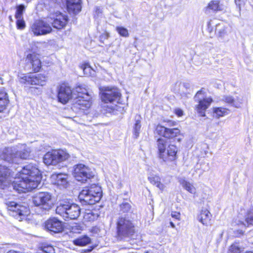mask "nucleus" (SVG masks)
Masks as SVG:
<instances>
[{"label":"nucleus","mask_w":253,"mask_h":253,"mask_svg":"<svg viewBox=\"0 0 253 253\" xmlns=\"http://www.w3.org/2000/svg\"><path fill=\"white\" fill-rule=\"evenodd\" d=\"M73 175L77 180L82 183L85 182L87 179L94 176L91 169L83 164H79L75 166Z\"/></svg>","instance_id":"ddd939ff"},{"label":"nucleus","mask_w":253,"mask_h":253,"mask_svg":"<svg viewBox=\"0 0 253 253\" xmlns=\"http://www.w3.org/2000/svg\"><path fill=\"white\" fill-rule=\"evenodd\" d=\"M214 113L217 118L224 116L228 114V110L224 108H217L214 110Z\"/></svg>","instance_id":"2f4dec72"},{"label":"nucleus","mask_w":253,"mask_h":253,"mask_svg":"<svg viewBox=\"0 0 253 253\" xmlns=\"http://www.w3.org/2000/svg\"><path fill=\"white\" fill-rule=\"evenodd\" d=\"M171 215L173 218L179 220L180 218V214L179 212L172 211L171 213Z\"/></svg>","instance_id":"c03bdc74"},{"label":"nucleus","mask_w":253,"mask_h":253,"mask_svg":"<svg viewBox=\"0 0 253 253\" xmlns=\"http://www.w3.org/2000/svg\"><path fill=\"white\" fill-rule=\"evenodd\" d=\"M98 217V215L94 214L92 211H88L85 212L84 215V219L85 221H91L95 220Z\"/></svg>","instance_id":"7c9ffc66"},{"label":"nucleus","mask_w":253,"mask_h":253,"mask_svg":"<svg viewBox=\"0 0 253 253\" xmlns=\"http://www.w3.org/2000/svg\"><path fill=\"white\" fill-rule=\"evenodd\" d=\"M33 202L35 206L41 209L49 210L53 206L52 195L47 192H40L33 197Z\"/></svg>","instance_id":"9d476101"},{"label":"nucleus","mask_w":253,"mask_h":253,"mask_svg":"<svg viewBox=\"0 0 253 253\" xmlns=\"http://www.w3.org/2000/svg\"><path fill=\"white\" fill-rule=\"evenodd\" d=\"M26 62L35 72L39 71L41 68V62L38 56L35 53H29L27 55Z\"/></svg>","instance_id":"6ab92c4d"},{"label":"nucleus","mask_w":253,"mask_h":253,"mask_svg":"<svg viewBox=\"0 0 253 253\" xmlns=\"http://www.w3.org/2000/svg\"><path fill=\"white\" fill-rule=\"evenodd\" d=\"M82 68V69L83 70L84 75L87 76L94 75L95 71L88 64H85Z\"/></svg>","instance_id":"72a5a7b5"},{"label":"nucleus","mask_w":253,"mask_h":253,"mask_svg":"<svg viewBox=\"0 0 253 253\" xmlns=\"http://www.w3.org/2000/svg\"><path fill=\"white\" fill-rule=\"evenodd\" d=\"M16 19V26L18 29H23L25 27V22L23 17Z\"/></svg>","instance_id":"58836bf2"},{"label":"nucleus","mask_w":253,"mask_h":253,"mask_svg":"<svg viewBox=\"0 0 253 253\" xmlns=\"http://www.w3.org/2000/svg\"><path fill=\"white\" fill-rule=\"evenodd\" d=\"M245 0H235V1L237 5L240 6V5L245 1Z\"/></svg>","instance_id":"09e8293b"},{"label":"nucleus","mask_w":253,"mask_h":253,"mask_svg":"<svg viewBox=\"0 0 253 253\" xmlns=\"http://www.w3.org/2000/svg\"><path fill=\"white\" fill-rule=\"evenodd\" d=\"M73 93L76 95V97H81L85 95L89 94L87 89L84 85H79L74 89Z\"/></svg>","instance_id":"bb28decb"},{"label":"nucleus","mask_w":253,"mask_h":253,"mask_svg":"<svg viewBox=\"0 0 253 253\" xmlns=\"http://www.w3.org/2000/svg\"><path fill=\"white\" fill-rule=\"evenodd\" d=\"M224 9V6L220 4V1L218 0H211L208 3L207 6L205 8V12L208 13L209 10H211L213 11H222Z\"/></svg>","instance_id":"4be33fe9"},{"label":"nucleus","mask_w":253,"mask_h":253,"mask_svg":"<svg viewBox=\"0 0 253 253\" xmlns=\"http://www.w3.org/2000/svg\"><path fill=\"white\" fill-rule=\"evenodd\" d=\"M224 102L231 104L234 106V98L230 95H224L222 99Z\"/></svg>","instance_id":"a19ab883"},{"label":"nucleus","mask_w":253,"mask_h":253,"mask_svg":"<svg viewBox=\"0 0 253 253\" xmlns=\"http://www.w3.org/2000/svg\"><path fill=\"white\" fill-rule=\"evenodd\" d=\"M116 229L118 238L123 240L130 238L135 233V227L128 214L119 216L116 221Z\"/></svg>","instance_id":"7ed1b4c3"},{"label":"nucleus","mask_w":253,"mask_h":253,"mask_svg":"<svg viewBox=\"0 0 253 253\" xmlns=\"http://www.w3.org/2000/svg\"><path fill=\"white\" fill-rule=\"evenodd\" d=\"M116 31L122 37H127L129 36L128 30L123 27H117Z\"/></svg>","instance_id":"e433bc0d"},{"label":"nucleus","mask_w":253,"mask_h":253,"mask_svg":"<svg viewBox=\"0 0 253 253\" xmlns=\"http://www.w3.org/2000/svg\"><path fill=\"white\" fill-rule=\"evenodd\" d=\"M56 213L62 216L65 220L76 219L80 215L81 209L77 204L63 201L57 206Z\"/></svg>","instance_id":"423d86ee"},{"label":"nucleus","mask_w":253,"mask_h":253,"mask_svg":"<svg viewBox=\"0 0 253 253\" xmlns=\"http://www.w3.org/2000/svg\"><path fill=\"white\" fill-rule=\"evenodd\" d=\"M158 149V157L166 163L175 161L177 159L178 149L174 145H169L167 146V141L163 138H159L156 143Z\"/></svg>","instance_id":"20e7f679"},{"label":"nucleus","mask_w":253,"mask_h":253,"mask_svg":"<svg viewBox=\"0 0 253 253\" xmlns=\"http://www.w3.org/2000/svg\"><path fill=\"white\" fill-rule=\"evenodd\" d=\"M9 19H10V20H12V17H11V16H10L9 17Z\"/></svg>","instance_id":"603ef678"},{"label":"nucleus","mask_w":253,"mask_h":253,"mask_svg":"<svg viewBox=\"0 0 253 253\" xmlns=\"http://www.w3.org/2000/svg\"><path fill=\"white\" fill-rule=\"evenodd\" d=\"M81 0H66L67 8L70 13L77 14L82 10Z\"/></svg>","instance_id":"aec40b11"},{"label":"nucleus","mask_w":253,"mask_h":253,"mask_svg":"<svg viewBox=\"0 0 253 253\" xmlns=\"http://www.w3.org/2000/svg\"><path fill=\"white\" fill-rule=\"evenodd\" d=\"M47 21L40 20L35 22L31 26L32 31L36 36L45 35L50 33L52 28Z\"/></svg>","instance_id":"2eb2a0df"},{"label":"nucleus","mask_w":253,"mask_h":253,"mask_svg":"<svg viewBox=\"0 0 253 253\" xmlns=\"http://www.w3.org/2000/svg\"><path fill=\"white\" fill-rule=\"evenodd\" d=\"M48 23L52 24V26L57 29L64 28L68 23V16L60 12L50 14L46 19Z\"/></svg>","instance_id":"4468645a"},{"label":"nucleus","mask_w":253,"mask_h":253,"mask_svg":"<svg viewBox=\"0 0 253 253\" xmlns=\"http://www.w3.org/2000/svg\"><path fill=\"white\" fill-rule=\"evenodd\" d=\"M219 27V25L217 26L215 29V32H216L219 36L222 37L225 33V30L224 28L220 29Z\"/></svg>","instance_id":"37998d69"},{"label":"nucleus","mask_w":253,"mask_h":253,"mask_svg":"<svg viewBox=\"0 0 253 253\" xmlns=\"http://www.w3.org/2000/svg\"><path fill=\"white\" fill-rule=\"evenodd\" d=\"M101 99L106 103H110V105H107L106 110V113L117 114L118 112L122 113L123 111V107L115 103H119L121 94L119 89L115 87L106 86L102 88Z\"/></svg>","instance_id":"f03ea898"},{"label":"nucleus","mask_w":253,"mask_h":253,"mask_svg":"<svg viewBox=\"0 0 253 253\" xmlns=\"http://www.w3.org/2000/svg\"><path fill=\"white\" fill-rule=\"evenodd\" d=\"M6 205L9 214L19 221L25 219L29 214V210L26 206L18 204L14 202H8Z\"/></svg>","instance_id":"f8f14e48"},{"label":"nucleus","mask_w":253,"mask_h":253,"mask_svg":"<svg viewBox=\"0 0 253 253\" xmlns=\"http://www.w3.org/2000/svg\"><path fill=\"white\" fill-rule=\"evenodd\" d=\"M73 92L71 88L66 84L61 85L58 88V99L63 104L66 103L72 96Z\"/></svg>","instance_id":"a211bd4d"},{"label":"nucleus","mask_w":253,"mask_h":253,"mask_svg":"<svg viewBox=\"0 0 253 253\" xmlns=\"http://www.w3.org/2000/svg\"><path fill=\"white\" fill-rule=\"evenodd\" d=\"M102 9L100 8L96 7L95 11V16H99L102 13Z\"/></svg>","instance_id":"de8ad7c7"},{"label":"nucleus","mask_w":253,"mask_h":253,"mask_svg":"<svg viewBox=\"0 0 253 253\" xmlns=\"http://www.w3.org/2000/svg\"><path fill=\"white\" fill-rule=\"evenodd\" d=\"M174 113L178 116V117H181L183 115V111L182 110H181L180 108H176L174 110Z\"/></svg>","instance_id":"a18cd8bd"},{"label":"nucleus","mask_w":253,"mask_h":253,"mask_svg":"<svg viewBox=\"0 0 253 253\" xmlns=\"http://www.w3.org/2000/svg\"><path fill=\"white\" fill-rule=\"evenodd\" d=\"M180 130L177 128H167L165 138H173L177 136L180 133Z\"/></svg>","instance_id":"c85d7f7f"},{"label":"nucleus","mask_w":253,"mask_h":253,"mask_svg":"<svg viewBox=\"0 0 253 253\" xmlns=\"http://www.w3.org/2000/svg\"><path fill=\"white\" fill-rule=\"evenodd\" d=\"M42 250L45 253H55V250L51 245H44L42 247Z\"/></svg>","instance_id":"ea45409f"},{"label":"nucleus","mask_w":253,"mask_h":253,"mask_svg":"<svg viewBox=\"0 0 253 253\" xmlns=\"http://www.w3.org/2000/svg\"><path fill=\"white\" fill-rule=\"evenodd\" d=\"M167 129V127L158 125L156 127L155 130L156 133H158L159 135L165 137Z\"/></svg>","instance_id":"f704fd0d"},{"label":"nucleus","mask_w":253,"mask_h":253,"mask_svg":"<svg viewBox=\"0 0 253 253\" xmlns=\"http://www.w3.org/2000/svg\"><path fill=\"white\" fill-rule=\"evenodd\" d=\"M91 97L89 94L85 95L81 97H76L72 106L73 110L84 111L90 108L91 106Z\"/></svg>","instance_id":"dca6fc26"},{"label":"nucleus","mask_w":253,"mask_h":253,"mask_svg":"<svg viewBox=\"0 0 253 253\" xmlns=\"http://www.w3.org/2000/svg\"><path fill=\"white\" fill-rule=\"evenodd\" d=\"M164 122H166L167 123V125L169 126H175L177 124L176 122L169 120H165Z\"/></svg>","instance_id":"49530a36"},{"label":"nucleus","mask_w":253,"mask_h":253,"mask_svg":"<svg viewBox=\"0 0 253 253\" xmlns=\"http://www.w3.org/2000/svg\"><path fill=\"white\" fill-rule=\"evenodd\" d=\"M148 179L151 184L155 185L162 192H163L166 188V186L161 182V178L158 175H151L148 176Z\"/></svg>","instance_id":"5701e85b"},{"label":"nucleus","mask_w":253,"mask_h":253,"mask_svg":"<svg viewBox=\"0 0 253 253\" xmlns=\"http://www.w3.org/2000/svg\"><path fill=\"white\" fill-rule=\"evenodd\" d=\"M194 100L198 103V104L196 106L197 112L201 116H205V111L212 102V98L210 97H206V92L202 88L197 92L194 96Z\"/></svg>","instance_id":"9b49d317"},{"label":"nucleus","mask_w":253,"mask_h":253,"mask_svg":"<svg viewBox=\"0 0 253 253\" xmlns=\"http://www.w3.org/2000/svg\"><path fill=\"white\" fill-rule=\"evenodd\" d=\"M52 178L55 180L54 184L58 185L60 188H65L67 187L68 185L67 175L59 173L53 175Z\"/></svg>","instance_id":"412c9836"},{"label":"nucleus","mask_w":253,"mask_h":253,"mask_svg":"<svg viewBox=\"0 0 253 253\" xmlns=\"http://www.w3.org/2000/svg\"><path fill=\"white\" fill-rule=\"evenodd\" d=\"M241 249L237 244L232 245L229 250L228 253H241Z\"/></svg>","instance_id":"4c0bfd02"},{"label":"nucleus","mask_w":253,"mask_h":253,"mask_svg":"<svg viewBox=\"0 0 253 253\" xmlns=\"http://www.w3.org/2000/svg\"><path fill=\"white\" fill-rule=\"evenodd\" d=\"M130 205L129 203H123L120 205L121 211L123 212H128L130 210Z\"/></svg>","instance_id":"79ce46f5"},{"label":"nucleus","mask_w":253,"mask_h":253,"mask_svg":"<svg viewBox=\"0 0 253 253\" xmlns=\"http://www.w3.org/2000/svg\"><path fill=\"white\" fill-rule=\"evenodd\" d=\"M69 158V155L66 151L63 150H53L44 155L43 161L46 165H56Z\"/></svg>","instance_id":"1a4fd4ad"},{"label":"nucleus","mask_w":253,"mask_h":253,"mask_svg":"<svg viewBox=\"0 0 253 253\" xmlns=\"http://www.w3.org/2000/svg\"><path fill=\"white\" fill-rule=\"evenodd\" d=\"M234 106L236 108H239L242 104L247 102V100L243 95H239L236 96V98H234Z\"/></svg>","instance_id":"c756f323"},{"label":"nucleus","mask_w":253,"mask_h":253,"mask_svg":"<svg viewBox=\"0 0 253 253\" xmlns=\"http://www.w3.org/2000/svg\"><path fill=\"white\" fill-rule=\"evenodd\" d=\"M140 128V121L139 120H136L133 128V133L135 138H137V137L139 136Z\"/></svg>","instance_id":"c9c22d12"},{"label":"nucleus","mask_w":253,"mask_h":253,"mask_svg":"<svg viewBox=\"0 0 253 253\" xmlns=\"http://www.w3.org/2000/svg\"><path fill=\"white\" fill-rule=\"evenodd\" d=\"M184 86L186 88H189L190 87V84H184Z\"/></svg>","instance_id":"8fccbe9b"},{"label":"nucleus","mask_w":253,"mask_h":253,"mask_svg":"<svg viewBox=\"0 0 253 253\" xmlns=\"http://www.w3.org/2000/svg\"><path fill=\"white\" fill-rule=\"evenodd\" d=\"M211 214L210 211L207 210H202L198 218L203 224L207 225L211 220Z\"/></svg>","instance_id":"393cba45"},{"label":"nucleus","mask_w":253,"mask_h":253,"mask_svg":"<svg viewBox=\"0 0 253 253\" xmlns=\"http://www.w3.org/2000/svg\"><path fill=\"white\" fill-rule=\"evenodd\" d=\"M45 228L50 232L59 233L62 231L63 226L62 222L56 218H50L44 223Z\"/></svg>","instance_id":"f3484780"},{"label":"nucleus","mask_w":253,"mask_h":253,"mask_svg":"<svg viewBox=\"0 0 253 253\" xmlns=\"http://www.w3.org/2000/svg\"><path fill=\"white\" fill-rule=\"evenodd\" d=\"M102 196L101 187L94 184L83 189L79 195V199L82 204L94 205L100 201Z\"/></svg>","instance_id":"39448f33"},{"label":"nucleus","mask_w":253,"mask_h":253,"mask_svg":"<svg viewBox=\"0 0 253 253\" xmlns=\"http://www.w3.org/2000/svg\"><path fill=\"white\" fill-rule=\"evenodd\" d=\"M91 242V239L88 236L84 235L74 240H73V243L76 246H84Z\"/></svg>","instance_id":"a878e982"},{"label":"nucleus","mask_w":253,"mask_h":253,"mask_svg":"<svg viewBox=\"0 0 253 253\" xmlns=\"http://www.w3.org/2000/svg\"><path fill=\"white\" fill-rule=\"evenodd\" d=\"M18 81L25 87L31 85L43 86L46 83V77L42 74H21L18 76Z\"/></svg>","instance_id":"6e6552de"},{"label":"nucleus","mask_w":253,"mask_h":253,"mask_svg":"<svg viewBox=\"0 0 253 253\" xmlns=\"http://www.w3.org/2000/svg\"><path fill=\"white\" fill-rule=\"evenodd\" d=\"M22 149L19 151H13L11 148H5L0 156L1 159L4 160L9 163H17L16 159L20 158L21 159H29L31 155V149L25 145H22Z\"/></svg>","instance_id":"0eeeda50"},{"label":"nucleus","mask_w":253,"mask_h":253,"mask_svg":"<svg viewBox=\"0 0 253 253\" xmlns=\"http://www.w3.org/2000/svg\"><path fill=\"white\" fill-rule=\"evenodd\" d=\"M16 11L15 14V18L23 17V12L25 10V6L23 4H20L16 7Z\"/></svg>","instance_id":"473e14b6"},{"label":"nucleus","mask_w":253,"mask_h":253,"mask_svg":"<svg viewBox=\"0 0 253 253\" xmlns=\"http://www.w3.org/2000/svg\"><path fill=\"white\" fill-rule=\"evenodd\" d=\"M10 176L11 171L8 167L0 165V183L3 186L2 188L9 186L19 193H26L37 188L42 179L40 170L31 164L25 166L19 171V176L12 181Z\"/></svg>","instance_id":"f257e3e1"},{"label":"nucleus","mask_w":253,"mask_h":253,"mask_svg":"<svg viewBox=\"0 0 253 253\" xmlns=\"http://www.w3.org/2000/svg\"><path fill=\"white\" fill-rule=\"evenodd\" d=\"M170 226H171L172 228H174L175 227V226L173 222H170Z\"/></svg>","instance_id":"3c124183"},{"label":"nucleus","mask_w":253,"mask_h":253,"mask_svg":"<svg viewBox=\"0 0 253 253\" xmlns=\"http://www.w3.org/2000/svg\"><path fill=\"white\" fill-rule=\"evenodd\" d=\"M179 182L182 187L189 193L191 194H195L196 193V190L193 184L186 180L185 178H180L179 180Z\"/></svg>","instance_id":"b1692460"},{"label":"nucleus","mask_w":253,"mask_h":253,"mask_svg":"<svg viewBox=\"0 0 253 253\" xmlns=\"http://www.w3.org/2000/svg\"><path fill=\"white\" fill-rule=\"evenodd\" d=\"M7 94L5 92L0 93V112L3 111L8 104Z\"/></svg>","instance_id":"cd10ccee"}]
</instances>
